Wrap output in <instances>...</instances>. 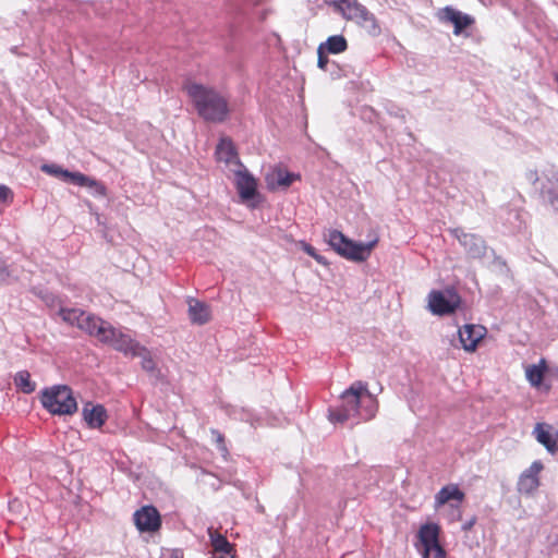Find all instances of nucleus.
<instances>
[{"mask_svg": "<svg viewBox=\"0 0 558 558\" xmlns=\"http://www.w3.org/2000/svg\"><path fill=\"white\" fill-rule=\"evenodd\" d=\"M341 404L329 410V421L344 423L351 418L368 421L377 412V399L369 391L366 383L354 381L340 396Z\"/></svg>", "mask_w": 558, "mask_h": 558, "instance_id": "f257e3e1", "label": "nucleus"}, {"mask_svg": "<svg viewBox=\"0 0 558 558\" xmlns=\"http://www.w3.org/2000/svg\"><path fill=\"white\" fill-rule=\"evenodd\" d=\"M184 90L203 119L221 122L228 116L227 99L217 90L196 82H187Z\"/></svg>", "mask_w": 558, "mask_h": 558, "instance_id": "f03ea898", "label": "nucleus"}, {"mask_svg": "<svg viewBox=\"0 0 558 558\" xmlns=\"http://www.w3.org/2000/svg\"><path fill=\"white\" fill-rule=\"evenodd\" d=\"M326 240L337 254L352 262L366 260L378 242L377 239L368 243L355 242L338 230H329Z\"/></svg>", "mask_w": 558, "mask_h": 558, "instance_id": "7ed1b4c3", "label": "nucleus"}, {"mask_svg": "<svg viewBox=\"0 0 558 558\" xmlns=\"http://www.w3.org/2000/svg\"><path fill=\"white\" fill-rule=\"evenodd\" d=\"M41 405L53 415H71L77 410V402L70 387L56 385L39 395Z\"/></svg>", "mask_w": 558, "mask_h": 558, "instance_id": "20e7f679", "label": "nucleus"}, {"mask_svg": "<svg viewBox=\"0 0 558 558\" xmlns=\"http://www.w3.org/2000/svg\"><path fill=\"white\" fill-rule=\"evenodd\" d=\"M332 5L344 20L355 23L369 35L380 34V27L374 14L357 0H335Z\"/></svg>", "mask_w": 558, "mask_h": 558, "instance_id": "39448f33", "label": "nucleus"}, {"mask_svg": "<svg viewBox=\"0 0 558 558\" xmlns=\"http://www.w3.org/2000/svg\"><path fill=\"white\" fill-rule=\"evenodd\" d=\"M440 527L428 522L417 531L414 547L422 558H447V553L439 542Z\"/></svg>", "mask_w": 558, "mask_h": 558, "instance_id": "423d86ee", "label": "nucleus"}, {"mask_svg": "<svg viewBox=\"0 0 558 558\" xmlns=\"http://www.w3.org/2000/svg\"><path fill=\"white\" fill-rule=\"evenodd\" d=\"M238 169L227 177L232 180L241 203L248 208L257 207L260 201L257 179L247 170L245 166H235Z\"/></svg>", "mask_w": 558, "mask_h": 558, "instance_id": "0eeeda50", "label": "nucleus"}, {"mask_svg": "<svg viewBox=\"0 0 558 558\" xmlns=\"http://www.w3.org/2000/svg\"><path fill=\"white\" fill-rule=\"evenodd\" d=\"M460 304L461 298L451 288L432 290L427 295V308L434 315H450L459 308Z\"/></svg>", "mask_w": 558, "mask_h": 558, "instance_id": "6e6552de", "label": "nucleus"}, {"mask_svg": "<svg viewBox=\"0 0 558 558\" xmlns=\"http://www.w3.org/2000/svg\"><path fill=\"white\" fill-rule=\"evenodd\" d=\"M301 180L299 173L290 172L282 166L271 167L265 173L266 187L271 191H287L295 181Z\"/></svg>", "mask_w": 558, "mask_h": 558, "instance_id": "1a4fd4ad", "label": "nucleus"}, {"mask_svg": "<svg viewBox=\"0 0 558 558\" xmlns=\"http://www.w3.org/2000/svg\"><path fill=\"white\" fill-rule=\"evenodd\" d=\"M136 529L142 533H155L161 526V517L154 506H143L133 514Z\"/></svg>", "mask_w": 558, "mask_h": 558, "instance_id": "9d476101", "label": "nucleus"}, {"mask_svg": "<svg viewBox=\"0 0 558 558\" xmlns=\"http://www.w3.org/2000/svg\"><path fill=\"white\" fill-rule=\"evenodd\" d=\"M464 493L457 484H448L441 487L434 498V509L440 511L445 507L452 510L459 509L464 500Z\"/></svg>", "mask_w": 558, "mask_h": 558, "instance_id": "9b49d317", "label": "nucleus"}, {"mask_svg": "<svg viewBox=\"0 0 558 558\" xmlns=\"http://www.w3.org/2000/svg\"><path fill=\"white\" fill-rule=\"evenodd\" d=\"M543 469L544 465L541 461H534L525 469L519 476L517 483L518 492L525 496H532L539 486V473Z\"/></svg>", "mask_w": 558, "mask_h": 558, "instance_id": "f8f14e48", "label": "nucleus"}, {"mask_svg": "<svg viewBox=\"0 0 558 558\" xmlns=\"http://www.w3.org/2000/svg\"><path fill=\"white\" fill-rule=\"evenodd\" d=\"M76 327L98 340H107L112 335L111 326L108 323L85 312H83L80 322L76 323Z\"/></svg>", "mask_w": 558, "mask_h": 558, "instance_id": "ddd939ff", "label": "nucleus"}, {"mask_svg": "<svg viewBox=\"0 0 558 558\" xmlns=\"http://www.w3.org/2000/svg\"><path fill=\"white\" fill-rule=\"evenodd\" d=\"M437 17L441 23L452 24L453 34L460 35L462 31L474 23V19L451 7H445L437 12Z\"/></svg>", "mask_w": 558, "mask_h": 558, "instance_id": "4468645a", "label": "nucleus"}, {"mask_svg": "<svg viewBox=\"0 0 558 558\" xmlns=\"http://www.w3.org/2000/svg\"><path fill=\"white\" fill-rule=\"evenodd\" d=\"M461 347L466 352H474L478 343L485 338L487 330L482 325L468 324L459 329Z\"/></svg>", "mask_w": 558, "mask_h": 558, "instance_id": "2eb2a0df", "label": "nucleus"}, {"mask_svg": "<svg viewBox=\"0 0 558 558\" xmlns=\"http://www.w3.org/2000/svg\"><path fill=\"white\" fill-rule=\"evenodd\" d=\"M216 158L219 163L223 165V170L227 175L238 169L235 166H244L239 160L232 142L228 138H222L217 145Z\"/></svg>", "mask_w": 558, "mask_h": 558, "instance_id": "dca6fc26", "label": "nucleus"}, {"mask_svg": "<svg viewBox=\"0 0 558 558\" xmlns=\"http://www.w3.org/2000/svg\"><path fill=\"white\" fill-rule=\"evenodd\" d=\"M112 335L107 340H100L104 343H108L116 350L123 352L126 355L136 356L144 352V348H141L138 343L132 340L129 336L117 331L111 327Z\"/></svg>", "mask_w": 558, "mask_h": 558, "instance_id": "f3484780", "label": "nucleus"}, {"mask_svg": "<svg viewBox=\"0 0 558 558\" xmlns=\"http://www.w3.org/2000/svg\"><path fill=\"white\" fill-rule=\"evenodd\" d=\"M452 233L471 258H481L484 256L486 246L481 238L459 229L453 230Z\"/></svg>", "mask_w": 558, "mask_h": 558, "instance_id": "a211bd4d", "label": "nucleus"}, {"mask_svg": "<svg viewBox=\"0 0 558 558\" xmlns=\"http://www.w3.org/2000/svg\"><path fill=\"white\" fill-rule=\"evenodd\" d=\"M533 434L548 452L555 453L558 451V430L551 425L538 423L534 427Z\"/></svg>", "mask_w": 558, "mask_h": 558, "instance_id": "6ab92c4d", "label": "nucleus"}, {"mask_svg": "<svg viewBox=\"0 0 558 558\" xmlns=\"http://www.w3.org/2000/svg\"><path fill=\"white\" fill-rule=\"evenodd\" d=\"M85 423L90 428H100L107 421V411L101 404L87 402L82 409Z\"/></svg>", "mask_w": 558, "mask_h": 558, "instance_id": "aec40b11", "label": "nucleus"}, {"mask_svg": "<svg viewBox=\"0 0 558 558\" xmlns=\"http://www.w3.org/2000/svg\"><path fill=\"white\" fill-rule=\"evenodd\" d=\"M208 534L213 547V556L210 558H234L233 546L223 535L217 533L211 527L208 529Z\"/></svg>", "mask_w": 558, "mask_h": 558, "instance_id": "412c9836", "label": "nucleus"}, {"mask_svg": "<svg viewBox=\"0 0 558 558\" xmlns=\"http://www.w3.org/2000/svg\"><path fill=\"white\" fill-rule=\"evenodd\" d=\"M187 304L189 317L193 324L203 325L210 319L211 312L207 304L195 299H190Z\"/></svg>", "mask_w": 558, "mask_h": 558, "instance_id": "4be33fe9", "label": "nucleus"}, {"mask_svg": "<svg viewBox=\"0 0 558 558\" xmlns=\"http://www.w3.org/2000/svg\"><path fill=\"white\" fill-rule=\"evenodd\" d=\"M547 368V363L544 359L539 360L536 364L525 367V378L532 387L539 388L542 386Z\"/></svg>", "mask_w": 558, "mask_h": 558, "instance_id": "5701e85b", "label": "nucleus"}, {"mask_svg": "<svg viewBox=\"0 0 558 558\" xmlns=\"http://www.w3.org/2000/svg\"><path fill=\"white\" fill-rule=\"evenodd\" d=\"M41 170L50 175L62 179L65 182L75 184L76 180H82L81 172H70L58 165H43Z\"/></svg>", "mask_w": 558, "mask_h": 558, "instance_id": "b1692460", "label": "nucleus"}, {"mask_svg": "<svg viewBox=\"0 0 558 558\" xmlns=\"http://www.w3.org/2000/svg\"><path fill=\"white\" fill-rule=\"evenodd\" d=\"M326 52L340 53L343 52L347 47V40L342 35L330 36L325 43L320 44Z\"/></svg>", "mask_w": 558, "mask_h": 558, "instance_id": "393cba45", "label": "nucleus"}, {"mask_svg": "<svg viewBox=\"0 0 558 558\" xmlns=\"http://www.w3.org/2000/svg\"><path fill=\"white\" fill-rule=\"evenodd\" d=\"M543 192L553 208L558 210V175L548 180V184L543 186Z\"/></svg>", "mask_w": 558, "mask_h": 558, "instance_id": "a878e982", "label": "nucleus"}, {"mask_svg": "<svg viewBox=\"0 0 558 558\" xmlns=\"http://www.w3.org/2000/svg\"><path fill=\"white\" fill-rule=\"evenodd\" d=\"M82 180H76L75 185L84 186L96 196L105 195V187L96 180L81 173Z\"/></svg>", "mask_w": 558, "mask_h": 558, "instance_id": "bb28decb", "label": "nucleus"}, {"mask_svg": "<svg viewBox=\"0 0 558 558\" xmlns=\"http://www.w3.org/2000/svg\"><path fill=\"white\" fill-rule=\"evenodd\" d=\"M14 383L24 393H31L36 388V384L31 380V375L26 371L19 372L14 377Z\"/></svg>", "mask_w": 558, "mask_h": 558, "instance_id": "cd10ccee", "label": "nucleus"}, {"mask_svg": "<svg viewBox=\"0 0 558 558\" xmlns=\"http://www.w3.org/2000/svg\"><path fill=\"white\" fill-rule=\"evenodd\" d=\"M83 315V311L78 308H62L60 311L61 318L69 325L76 326Z\"/></svg>", "mask_w": 558, "mask_h": 558, "instance_id": "c85d7f7f", "label": "nucleus"}, {"mask_svg": "<svg viewBox=\"0 0 558 558\" xmlns=\"http://www.w3.org/2000/svg\"><path fill=\"white\" fill-rule=\"evenodd\" d=\"M300 247H301V248H302L306 254H308L310 256H312V257H313L317 263H319V264H322V265H325V266L328 264V263H327V260H326V258H325L324 256H322L320 254H318V253L316 252V250H315L312 245H310V244H307V243H305V242H300Z\"/></svg>", "mask_w": 558, "mask_h": 558, "instance_id": "c756f323", "label": "nucleus"}, {"mask_svg": "<svg viewBox=\"0 0 558 558\" xmlns=\"http://www.w3.org/2000/svg\"><path fill=\"white\" fill-rule=\"evenodd\" d=\"M140 356L143 357V361H142L143 368L147 372L154 371L155 363H154L153 359L148 355V353L146 352L145 349H144V352Z\"/></svg>", "mask_w": 558, "mask_h": 558, "instance_id": "7c9ffc66", "label": "nucleus"}, {"mask_svg": "<svg viewBox=\"0 0 558 558\" xmlns=\"http://www.w3.org/2000/svg\"><path fill=\"white\" fill-rule=\"evenodd\" d=\"M13 197L12 191L5 186L0 184V202L7 203L10 202Z\"/></svg>", "mask_w": 558, "mask_h": 558, "instance_id": "2f4dec72", "label": "nucleus"}, {"mask_svg": "<svg viewBox=\"0 0 558 558\" xmlns=\"http://www.w3.org/2000/svg\"><path fill=\"white\" fill-rule=\"evenodd\" d=\"M325 52H326L325 49L322 46H319L318 49H317V53H318L317 65L322 70H325V68L327 65V62H328V59H327Z\"/></svg>", "mask_w": 558, "mask_h": 558, "instance_id": "473e14b6", "label": "nucleus"}, {"mask_svg": "<svg viewBox=\"0 0 558 558\" xmlns=\"http://www.w3.org/2000/svg\"><path fill=\"white\" fill-rule=\"evenodd\" d=\"M20 505V502L17 500H14L12 502H10L9 507L11 510H15Z\"/></svg>", "mask_w": 558, "mask_h": 558, "instance_id": "72a5a7b5", "label": "nucleus"}, {"mask_svg": "<svg viewBox=\"0 0 558 558\" xmlns=\"http://www.w3.org/2000/svg\"><path fill=\"white\" fill-rule=\"evenodd\" d=\"M213 435L216 437V441H217L218 444H221V442H222V437H221V435H220V434H218V433H213Z\"/></svg>", "mask_w": 558, "mask_h": 558, "instance_id": "f704fd0d", "label": "nucleus"}, {"mask_svg": "<svg viewBox=\"0 0 558 558\" xmlns=\"http://www.w3.org/2000/svg\"><path fill=\"white\" fill-rule=\"evenodd\" d=\"M472 524H473L472 522H471V523H466V526H465V529H469V527H471V526H472Z\"/></svg>", "mask_w": 558, "mask_h": 558, "instance_id": "c9c22d12", "label": "nucleus"}]
</instances>
